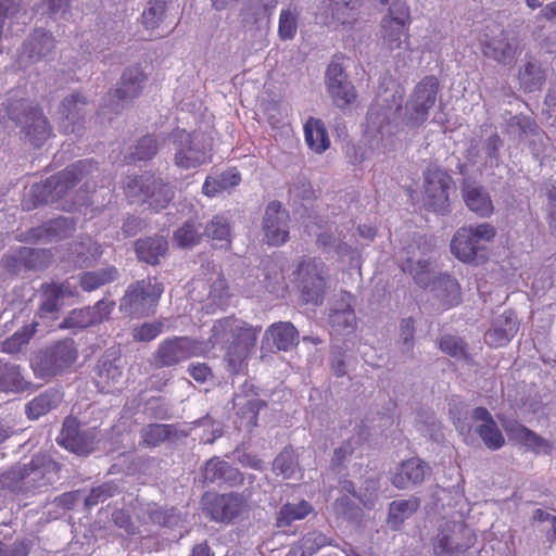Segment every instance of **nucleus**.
I'll list each match as a JSON object with an SVG mask.
<instances>
[{
  "label": "nucleus",
  "mask_w": 556,
  "mask_h": 556,
  "mask_svg": "<svg viewBox=\"0 0 556 556\" xmlns=\"http://www.w3.org/2000/svg\"><path fill=\"white\" fill-rule=\"evenodd\" d=\"M261 327H253L244 320L228 316L218 319L211 340L225 351L224 361L229 374L237 376L248 367V359L254 350Z\"/></svg>",
  "instance_id": "f257e3e1"
},
{
  "label": "nucleus",
  "mask_w": 556,
  "mask_h": 556,
  "mask_svg": "<svg viewBox=\"0 0 556 556\" xmlns=\"http://www.w3.org/2000/svg\"><path fill=\"white\" fill-rule=\"evenodd\" d=\"M96 169L97 164L93 161L80 160L52 175L46 181L34 184L22 202L23 208L31 211L40 205L60 203L58 208L70 211L72 205L61 201L79 181Z\"/></svg>",
  "instance_id": "f03ea898"
},
{
  "label": "nucleus",
  "mask_w": 556,
  "mask_h": 556,
  "mask_svg": "<svg viewBox=\"0 0 556 556\" xmlns=\"http://www.w3.org/2000/svg\"><path fill=\"white\" fill-rule=\"evenodd\" d=\"M496 236V229L489 223L459 228L451 241V252L463 263L483 264L488 260V243Z\"/></svg>",
  "instance_id": "7ed1b4c3"
},
{
  "label": "nucleus",
  "mask_w": 556,
  "mask_h": 556,
  "mask_svg": "<svg viewBox=\"0 0 556 556\" xmlns=\"http://www.w3.org/2000/svg\"><path fill=\"white\" fill-rule=\"evenodd\" d=\"M164 292L156 277H147L130 283L119 300V311L131 318H143L155 313Z\"/></svg>",
  "instance_id": "20e7f679"
},
{
  "label": "nucleus",
  "mask_w": 556,
  "mask_h": 556,
  "mask_svg": "<svg viewBox=\"0 0 556 556\" xmlns=\"http://www.w3.org/2000/svg\"><path fill=\"white\" fill-rule=\"evenodd\" d=\"M382 4L391 5L380 21V40L390 51L401 49L403 45L409 46V27L412 16L409 7L399 0H380Z\"/></svg>",
  "instance_id": "39448f33"
},
{
  "label": "nucleus",
  "mask_w": 556,
  "mask_h": 556,
  "mask_svg": "<svg viewBox=\"0 0 556 556\" xmlns=\"http://www.w3.org/2000/svg\"><path fill=\"white\" fill-rule=\"evenodd\" d=\"M208 352L204 341L187 336H174L162 340L152 355L156 368L174 367L192 357L205 356Z\"/></svg>",
  "instance_id": "423d86ee"
},
{
  "label": "nucleus",
  "mask_w": 556,
  "mask_h": 556,
  "mask_svg": "<svg viewBox=\"0 0 556 556\" xmlns=\"http://www.w3.org/2000/svg\"><path fill=\"white\" fill-rule=\"evenodd\" d=\"M124 189L131 202L139 199L148 203L155 212L167 207L174 198L173 188L168 184L156 179L152 174L127 177L124 182Z\"/></svg>",
  "instance_id": "0eeeda50"
},
{
  "label": "nucleus",
  "mask_w": 556,
  "mask_h": 556,
  "mask_svg": "<svg viewBox=\"0 0 556 556\" xmlns=\"http://www.w3.org/2000/svg\"><path fill=\"white\" fill-rule=\"evenodd\" d=\"M440 88L434 75L425 76L413 89L405 104L404 123L409 128H418L426 123L430 110L437 102Z\"/></svg>",
  "instance_id": "6e6552de"
},
{
  "label": "nucleus",
  "mask_w": 556,
  "mask_h": 556,
  "mask_svg": "<svg viewBox=\"0 0 556 556\" xmlns=\"http://www.w3.org/2000/svg\"><path fill=\"white\" fill-rule=\"evenodd\" d=\"M77 358L75 341L66 338L56 341L36 357L34 371L39 378L55 377L71 369Z\"/></svg>",
  "instance_id": "1a4fd4ad"
},
{
  "label": "nucleus",
  "mask_w": 556,
  "mask_h": 556,
  "mask_svg": "<svg viewBox=\"0 0 556 556\" xmlns=\"http://www.w3.org/2000/svg\"><path fill=\"white\" fill-rule=\"evenodd\" d=\"M172 136L176 146L174 162L177 167L190 169L211 162V147L202 135L177 128Z\"/></svg>",
  "instance_id": "9d476101"
},
{
  "label": "nucleus",
  "mask_w": 556,
  "mask_h": 556,
  "mask_svg": "<svg viewBox=\"0 0 556 556\" xmlns=\"http://www.w3.org/2000/svg\"><path fill=\"white\" fill-rule=\"evenodd\" d=\"M425 206L434 213L444 214L450 211V190L454 186L448 172L437 164H429L424 172Z\"/></svg>",
  "instance_id": "9b49d317"
},
{
  "label": "nucleus",
  "mask_w": 556,
  "mask_h": 556,
  "mask_svg": "<svg viewBox=\"0 0 556 556\" xmlns=\"http://www.w3.org/2000/svg\"><path fill=\"white\" fill-rule=\"evenodd\" d=\"M475 540V534L466 525L446 522L433 539V552L437 556H463Z\"/></svg>",
  "instance_id": "f8f14e48"
},
{
  "label": "nucleus",
  "mask_w": 556,
  "mask_h": 556,
  "mask_svg": "<svg viewBox=\"0 0 556 556\" xmlns=\"http://www.w3.org/2000/svg\"><path fill=\"white\" fill-rule=\"evenodd\" d=\"M325 264L316 257H303L293 271L305 303L319 304L325 293Z\"/></svg>",
  "instance_id": "ddd939ff"
},
{
  "label": "nucleus",
  "mask_w": 556,
  "mask_h": 556,
  "mask_svg": "<svg viewBox=\"0 0 556 556\" xmlns=\"http://www.w3.org/2000/svg\"><path fill=\"white\" fill-rule=\"evenodd\" d=\"M203 511L214 521L230 523L245 509V500L238 493L205 492L201 497Z\"/></svg>",
  "instance_id": "4468645a"
},
{
  "label": "nucleus",
  "mask_w": 556,
  "mask_h": 556,
  "mask_svg": "<svg viewBox=\"0 0 556 556\" xmlns=\"http://www.w3.org/2000/svg\"><path fill=\"white\" fill-rule=\"evenodd\" d=\"M345 56L342 53L334 54L326 71V86L334 104L344 108L356 100V90L348 80L343 67Z\"/></svg>",
  "instance_id": "2eb2a0df"
},
{
  "label": "nucleus",
  "mask_w": 556,
  "mask_h": 556,
  "mask_svg": "<svg viewBox=\"0 0 556 556\" xmlns=\"http://www.w3.org/2000/svg\"><path fill=\"white\" fill-rule=\"evenodd\" d=\"M115 307L114 301L99 300L92 306L75 308L59 325L60 329L80 330L99 325L110 318Z\"/></svg>",
  "instance_id": "dca6fc26"
},
{
  "label": "nucleus",
  "mask_w": 556,
  "mask_h": 556,
  "mask_svg": "<svg viewBox=\"0 0 556 556\" xmlns=\"http://www.w3.org/2000/svg\"><path fill=\"white\" fill-rule=\"evenodd\" d=\"M290 215L279 201L267 204L263 217L264 240L268 245L280 247L289 240Z\"/></svg>",
  "instance_id": "f3484780"
},
{
  "label": "nucleus",
  "mask_w": 556,
  "mask_h": 556,
  "mask_svg": "<svg viewBox=\"0 0 556 556\" xmlns=\"http://www.w3.org/2000/svg\"><path fill=\"white\" fill-rule=\"evenodd\" d=\"M76 417L68 416L64 419L56 442L65 450L77 455H88L94 451L96 434L93 431H80Z\"/></svg>",
  "instance_id": "a211bd4d"
},
{
  "label": "nucleus",
  "mask_w": 556,
  "mask_h": 556,
  "mask_svg": "<svg viewBox=\"0 0 556 556\" xmlns=\"http://www.w3.org/2000/svg\"><path fill=\"white\" fill-rule=\"evenodd\" d=\"M479 40L483 55L498 63H508L516 56L518 48L508 42L506 31L496 23L486 25Z\"/></svg>",
  "instance_id": "6ab92c4d"
},
{
  "label": "nucleus",
  "mask_w": 556,
  "mask_h": 556,
  "mask_svg": "<svg viewBox=\"0 0 556 556\" xmlns=\"http://www.w3.org/2000/svg\"><path fill=\"white\" fill-rule=\"evenodd\" d=\"M60 465L45 455H35L28 464L22 465L26 493H35L52 483V478L60 472Z\"/></svg>",
  "instance_id": "aec40b11"
},
{
  "label": "nucleus",
  "mask_w": 556,
  "mask_h": 556,
  "mask_svg": "<svg viewBox=\"0 0 556 556\" xmlns=\"http://www.w3.org/2000/svg\"><path fill=\"white\" fill-rule=\"evenodd\" d=\"M203 481L216 483L219 486H238L243 483V476L240 470L217 456L210 458L203 468Z\"/></svg>",
  "instance_id": "412c9836"
},
{
  "label": "nucleus",
  "mask_w": 556,
  "mask_h": 556,
  "mask_svg": "<svg viewBox=\"0 0 556 556\" xmlns=\"http://www.w3.org/2000/svg\"><path fill=\"white\" fill-rule=\"evenodd\" d=\"M471 418L475 422H480L476 428V432L489 450L496 451L505 444L504 435L485 407H476Z\"/></svg>",
  "instance_id": "4be33fe9"
},
{
  "label": "nucleus",
  "mask_w": 556,
  "mask_h": 556,
  "mask_svg": "<svg viewBox=\"0 0 556 556\" xmlns=\"http://www.w3.org/2000/svg\"><path fill=\"white\" fill-rule=\"evenodd\" d=\"M53 254L49 249H35L23 247L13 254L5 255L3 262L5 267H10L11 263L24 266L29 270L46 269L52 262Z\"/></svg>",
  "instance_id": "5701e85b"
},
{
  "label": "nucleus",
  "mask_w": 556,
  "mask_h": 556,
  "mask_svg": "<svg viewBox=\"0 0 556 556\" xmlns=\"http://www.w3.org/2000/svg\"><path fill=\"white\" fill-rule=\"evenodd\" d=\"M518 321L513 311H506L493 323L484 334V341L492 348L507 345L518 331Z\"/></svg>",
  "instance_id": "b1692460"
},
{
  "label": "nucleus",
  "mask_w": 556,
  "mask_h": 556,
  "mask_svg": "<svg viewBox=\"0 0 556 556\" xmlns=\"http://www.w3.org/2000/svg\"><path fill=\"white\" fill-rule=\"evenodd\" d=\"M403 93V88L395 80L391 78L383 79L378 87L375 102L371 104L368 115L378 116L393 108L400 109Z\"/></svg>",
  "instance_id": "393cba45"
},
{
  "label": "nucleus",
  "mask_w": 556,
  "mask_h": 556,
  "mask_svg": "<svg viewBox=\"0 0 556 556\" xmlns=\"http://www.w3.org/2000/svg\"><path fill=\"white\" fill-rule=\"evenodd\" d=\"M102 247L90 237L83 238L70 244L67 255L64 257L74 267H89L102 255Z\"/></svg>",
  "instance_id": "a878e982"
},
{
  "label": "nucleus",
  "mask_w": 556,
  "mask_h": 556,
  "mask_svg": "<svg viewBox=\"0 0 556 556\" xmlns=\"http://www.w3.org/2000/svg\"><path fill=\"white\" fill-rule=\"evenodd\" d=\"M75 222L67 217H58L42 224L39 227L31 228L27 237L34 241H59L70 237L75 231Z\"/></svg>",
  "instance_id": "bb28decb"
},
{
  "label": "nucleus",
  "mask_w": 556,
  "mask_h": 556,
  "mask_svg": "<svg viewBox=\"0 0 556 556\" xmlns=\"http://www.w3.org/2000/svg\"><path fill=\"white\" fill-rule=\"evenodd\" d=\"M54 43L55 40L50 33L43 29H35L23 45L20 62L35 63L39 61L53 50Z\"/></svg>",
  "instance_id": "cd10ccee"
},
{
  "label": "nucleus",
  "mask_w": 556,
  "mask_h": 556,
  "mask_svg": "<svg viewBox=\"0 0 556 556\" xmlns=\"http://www.w3.org/2000/svg\"><path fill=\"white\" fill-rule=\"evenodd\" d=\"M462 195L466 206L480 217H489L494 212V205L489 192L475 182L464 180Z\"/></svg>",
  "instance_id": "c85d7f7f"
},
{
  "label": "nucleus",
  "mask_w": 556,
  "mask_h": 556,
  "mask_svg": "<svg viewBox=\"0 0 556 556\" xmlns=\"http://www.w3.org/2000/svg\"><path fill=\"white\" fill-rule=\"evenodd\" d=\"M504 430L509 440L521 445L534 453H549L552 445L548 441L530 430L518 421H510L504 425Z\"/></svg>",
  "instance_id": "c756f323"
},
{
  "label": "nucleus",
  "mask_w": 556,
  "mask_h": 556,
  "mask_svg": "<svg viewBox=\"0 0 556 556\" xmlns=\"http://www.w3.org/2000/svg\"><path fill=\"white\" fill-rule=\"evenodd\" d=\"M429 471L428 465L420 458L404 460L392 477V483L397 489H405L410 483L417 484L425 480Z\"/></svg>",
  "instance_id": "7c9ffc66"
},
{
  "label": "nucleus",
  "mask_w": 556,
  "mask_h": 556,
  "mask_svg": "<svg viewBox=\"0 0 556 556\" xmlns=\"http://www.w3.org/2000/svg\"><path fill=\"white\" fill-rule=\"evenodd\" d=\"M24 132L35 147H40L50 137L51 128L39 108H28L25 113Z\"/></svg>",
  "instance_id": "2f4dec72"
},
{
  "label": "nucleus",
  "mask_w": 556,
  "mask_h": 556,
  "mask_svg": "<svg viewBox=\"0 0 556 556\" xmlns=\"http://www.w3.org/2000/svg\"><path fill=\"white\" fill-rule=\"evenodd\" d=\"M135 252L139 261L150 265H157L160 258L168 252V241L163 236L147 237L135 243Z\"/></svg>",
  "instance_id": "473e14b6"
},
{
  "label": "nucleus",
  "mask_w": 556,
  "mask_h": 556,
  "mask_svg": "<svg viewBox=\"0 0 556 556\" xmlns=\"http://www.w3.org/2000/svg\"><path fill=\"white\" fill-rule=\"evenodd\" d=\"M146 75L138 66L127 68L121 78L118 87L113 97L118 101H125L138 97L142 90Z\"/></svg>",
  "instance_id": "72a5a7b5"
},
{
  "label": "nucleus",
  "mask_w": 556,
  "mask_h": 556,
  "mask_svg": "<svg viewBox=\"0 0 556 556\" xmlns=\"http://www.w3.org/2000/svg\"><path fill=\"white\" fill-rule=\"evenodd\" d=\"M86 105V100L78 93L72 94L71 98L65 99L60 109L61 128L65 134L75 132L76 125L83 118V108Z\"/></svg>",
  "instance_id": "f704fd0d"
},
{
  "label": "nucleus",
  "mask_w": 556,
  "mask_h": 556,
  "mask_svg": "<svg viewBox=\"0 0 556 556\" xmlns=\"http://www.w3.org/2000/svg\"><path fill=\"white\" fill-rule=\"evenodd\" d=\"M62 399L63 394L59 390H46L26 404V416L31 420L38 419L58 407Z\"/></svg>",
  "instance_id": "c9c22d12"
},
{
  "label": "nucleus",
  "mask_w": 556,
  "mask_h": 556,
  "mask_svg": "<svg viewBox=\"0 0 556 556\" xmlns=\"http://www.w3.org/2000/svg\"><path fill=\"white\" fill-rule=\"evenodd\" d=\"M62 296L48 282L40 287V303L36 316L40 319L55 320L62 309Z\"/></svg>",
  "instance_id": "e433bc0d"
},
{
  "label": "nucleus",
  "mask_w": 556,
  "mask_h": 556,
  "mask_svg": "<svg viewBox=\"0 0 556 556\" xmlns=\"http://www.w3.org/2000/svg\"><path fill=\"white\" fill-rule=\"evenodd\" d=\"M265 334L273 340L274 345L279 351H289L299 342V332L289 321L274 323L268 327Z\"/></svg>",
  "instance_id": "4c0bfd02"
},
{
  "label": "nucleus",
  "mask_w": 556,
  "mask_h": 556,
  "mask_svg": "<svg viewBox=\"0 0 556 556\" xmlns=\"http://www.w3.org/2000/svg\"><path fill=\"white\" fill-rule=\"evenodd\" d=\"M363 0H329L332 21L341 25H353L359 15Z\"/></svg>",
  "instance_id": "58836bf2"
},
{
  "label": "nucleus",
  "mask_w": 556,
  "mask_h": 556,
  "mask_svg": "<svg viewBox=\"0 0 556 556\" xmlns=\"http://www.w3.org/2000/svg\"><path fill=\"white\" fill-rule=\"evenodd\" d=\"M28 386L18 365L0 358V392H23Z\"/></svg>",
  "instance_id": "ea45409f"
},
{
  "label": "nucleus",
  "mask_w": 556,
  "mask_h": 556,
  "mask_svg": "<svg viewBox=\"0 0 556 556\" xmlns=\"http://www.w3.org/2000/svg\"><path fill=\"white\" fill-rule=\"evenodd\" d=\"M420 501L418 497H410L408 500L393 501L389 505L388 525L393 530H399L404 520L412 517L419 508Z\"/></svg>",
  "instance_id": "a19ab883"
},
{
  "label": "nucleus",
  "mask_w": 556,
  "mask_h": 556,
  "mask_svg": "<svg viewBox=\"0 0 556 556\" xmlns=\"http://www.w3.org/2000/svg\"><path fill=\"white\" fill-rule=\"evenodd\" d=\"M122 369L115 361L101 358L97 364V386L101 392L110 393L122 378Z\"/></svg>",
  "instance_id": "79ce46f5"
},
{
  "label": "nucleus",
  "mask_w": 556,
  "mask_h": 556,
  "mask_svg": "<svg viewBox=\"0 0 556 556\" xmlns=\"http://www.w3.org/2000/svg\"><path fill=\"white\" fill-rule=\"evenodd\" d=\"M304 136L307 146L317 153L326 151L330 146L327 129L318 118L309 117L306 121Z\"/></svg>",
  "instance_id": "37998d69"
},
{
  "label": "nucleus",
  "mask_w": 556,
  "mask_h": 556,
  "mask_svg": "<svg viewBox=\"0 0 556 556\" xmlns=\"http://www.w3.org/2000/svg\"><path fill=\"white\" fill-rule=\"evenodd\" d=\"M519 81L527 92L540 90L545 81V73L540 62L534 59L527 60L523 70L519 71Z\"/></svg>",
  "instance_id": "c03bdc74"
},
{
  "label": "nucleus",
  "mask_w": 556,
  "mask_h": 556,
  "mask_svg": "<svg viewBox=\"0 0 556 556\" xmlns=\"http://www.w3.org/2000/svg\"><path fill=\"white\" fill-rule=\"evenodd\" d=\"M118 271L114 266H108L94 271H85L80 275L79 283L84 291L91 292L104 285L115 281Z\"/></svg>",
  "instance_id": "a18cd8bd"
},
{
  "label": "nucleus",
  "mask_w": 556,
  "mask_h": 556,
  "mask_svg": "<svg viewBox=\"0 0 556 556\" xmlns=\"http://www.w3.org/2000/svg\"><path fill=\"white\" fill-rule=\"evenodd\" d=\"M175 433L173 425L150 424L140 430V445L146 447H156L169 440Z\"/></svg>",
  "instance_id": "49530a36"
},
{
  "label": "nucleus",
  "mask_w": 556,
  "mask_h": 556,
  "mask_svg": "<svg viewBox=\"0 0 556 556\" xmlns=\"http://www.w3.org/2000/svg\"><path fill=\"white\" fill-rule=\"evenodd\" d=\"M273 471L283 479H292L296 473H301V468L294 450L292 447L283 448L274 459Z\"/></svg>",
  "instance_id": "de8ad7c7"
},
{
  "label": "nucleus",
  "mask_w": 556,
  "mask_h": 556,
  "mask_svg": "<svg viewBox=\"0 0 556 556\" xmlns=\"http://www.w3.org/2000/svg\"><path fill=\"white\" fill-rule=\"evenodd\" d=\"M439 298L446 308L457 306L460 303L462 292L458 281L451 275H442L437 282Z\"/></svg>",
  "instance_id": "09e8293b"
},
{
  "label": "nucleus",
  "mask_w": 556,
  "mask_h": 556,
  "mask_svg": "<svg viewBox=\"0 0 556 556\" xmlns=\"http://www.w3.org/2000/svg\"><path fill=\"white\" fill-rule=\"evenodd\" d=\"M38 323L33 321L31 324L23 326L16 330L11 337L7 338L2 342V351L9 354H16L28 344L30 339L37 331Z\"/></svg>",
  "instance_id": "8fccbe9b"
},
{
  "label": "nucleus",
  "mask_w": 556,
  "mask_h": 556,
  "mask_svg": "<svg viewBox=\"0 0 556 556\" xmlns=\"http://www.w3.org/2000/svg\"><path fill=\"white\" fill-rule=\"evenodd\" d=\"M202 233L193 220H187L173 233V243L180 249H191L199 244Z\"/></svg>",
  "instance_id": "3c124183"
},
{
  "label": "nucleus",
  "mask_w": 556,
  "mask_h": 556,
  "mask_svg": "<svg viewBox=\"0 0 556 556\" xmlns=\"http://www.w3.org/2000/svg\"><path fill=\"white\" fill-rule=\"evenodd\" d=\"M0 491H10L16 494H27L23 478L22 465L11 467L0 472Z\"/></svg>",
  "instance_id": "603ef678"
},
{
  "label": "nucleus",
  "mask_w": 556,
  "mask_h": 556,
  "mask_svg": "<svg viewBox=\"0 0 556 556\" xmlns=\"http://www.w3.org/2000/svg\"><path fill=\"white\" fill-rule=\"evenodd\" d=\"M311 511L312 506L304 500L296 504L287 503L279 510L278 525L289 526L295 520L304 519Z\"/></svg>",
  "instance_id": "864d4df0"
},
{
  "label": "nucleus",
  "mask_w": 556,
  "mask_h": 556,
  "mask_svg": "<svg viewBox=\"0 0 556 556\" xmlns=\"http://www.w3.org/2000/svg\"><path fill=\"white\" fill-rule=\"evenodd\" d=\"M205 235L214 240L229 245L231 242V228L229 220L223 215H216L205 227Z\"/></svg>",
  "instance_id": "5fc2aeb1"
},
{
  "label": "nucleus",
  "mask_w": 556,
  "mask_h": 556,
  "mask_svg": "<svg viewBox=\"0 0 556 556\" xmlns=\"http://www.w3.org/2000/svg\"><path fill=\"white\" fill-rule=\"evenodd\" d=\"M265 286L271 293L283 292L287 289L282 268L271 258L264 262Z\"/></svg>",
  "instance_id": "6e6d98bb"
},
{
  "label": "nucleus",
  "mask_w": 556,
  "mask_h": 556,
  "mask_svg": "<svg viewBox=\"0 0 556 556\" xmlns=\"http://www.w3.org/2000/svg\"><path fill=\"white\" fill-rule=\"evenodd\" d=\"M266 403L260 399L248 400L243 405L238 408L237 415L241 419L242 425L252 430L257 426L258 414Z\"/></svg>",
  "instance_id": "4d7b16f0"
},
{
  "label": "nucleus",
  "mask_w": 556,
  "mask_h": 556,
  "mask_svg": "<svg viewBox=\"0 0 556 556\" xmlns=\"http://www.w3.org/2000/svg\"><path fill=\"white\" fill-rule=\"evenodd\" d=\"M298 31V13L295 9L282 10L279 16L278 35L281 40H291Z\"/></svg>",
  "instance_id": "13d9d810"
},
{
  "label": "nucleus",
  "mask_w": 556,
  "mask_h": 556,
  "mask_svg": "<svg viewBox=\"0 0 556 556\" xmlns=\"http://www.w3.org/2000/svg\"><path fill=\"white\" fill-rule=\"evenodd\" d=\"M157 152V141L153 136L142 137L135 147V151L127 157L129 162L152 159Z\"/></svg>",
  "instance_id": "bf43d9fd"
},
{
  "label": "nucleus",
  "mask_w": 556,
  "mask_h": 556,
  "mask_svg": "<svg viewBox=\"0 0 556 556\" xmlns=\"http://www.w3.org/2000/svg\"><path fill=\"white\" fill-rule=\"evenodd\" d=\"M167 0H151L148 9L141 15L142 24L147 29L157 27L166 7Z\"/></svg>",
  "instance_id": "052dcab7"
},
{
  "label": "nucleus",
  "mask_w": 556,
  "mask_h": 556,
  "mask_svg": "<svg viewBox=\"0 0 556 556\" xmlns=\"http://www.w3.org/2000/svg\"><path fill=\"white\" fill-rule=\"evenodd\" d=\"M163 331V323H143L132 329V338L137 342H150Z\"/></svg>",
  "instance_id": "680f3d73"
},
{
  "label": "nucleus",
  "mask_w": 556,
  "mask_h": 556,
  "mask_svg": "<svg viewBox=\"0 0 556 556\" xmlns=\"http://www.w3.org/2000/svg\"><path fill=\"white\" fill-rule=\"evenodd\" d=\"M326 545V539L318 532H309L301 538L296 546L301 548L304 556H313L323 546Z\"/></svg>",
  "instance_id": "e2e57ef3"
},
{
  "label": "nucleus",
  "mask_w": 556,
  "mask_h": 556,
  "mask_svg": "<svg viewBox=\"0 0 556 556\" xmlns=\"http://www.w3.org/2000/svg\"><path fill=\"white\" fill-rule=\"evenodd\" d=\"M368 432L366 430H361L357 437H352L346 440L340 447L334 450L333 460L337 464H341L345 460V458L354 452V445H361L363 442L367 440Z\"/></svg>",
  "instance_id": "0e129e2a"
},
{
  "label": "nucleus",
  "mask_w": 556,
  "mask_h": 556,
  "mask_svg": "<svg viewBox=\"0 0 556 556\" xmlns=\"http://www.w3.org/2000/svg\"><path fill=\"white\" fill-rule=\"evenodd\" d=\"M31 547V541L26 538L17 539L11 544L0 541V556H28Z\"/></svg>",
  "instance_id": "69168bd1"
},
{
  "label": "nucleus",
  "mask_w": 556,
  "mask_h": 556,
  "mask_svg": "<svg viewBox=\"0 0 556 556\" xmlns=\"http://www.w3.org/2000/svg\"><path fill=\"white\" fill-rule=\"evenodd\" d=\"M355 321L354 312L350 308L334 311L329 315V323L336 332L353 329Z\"/></svg>",
  "instance_id": "338daca9"
},
{
  "label": "nucleus",
  "mask_w": 556,
  "mask_h": 556,
  "mask_svg": "<svg viewBox=\"0 0 556 556\" xmlns=\"http://www.w3.org/2000/svg\"><path fill=\"white\" fill-rule=\"evenodd\" d=\"M439 348L452 357H467L466 344L460 338L444 336L439 342Z\"/></svg>",
  "instance_id": "774afa93"
}]
</instances>
